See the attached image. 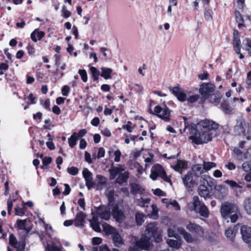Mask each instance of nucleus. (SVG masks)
Here are the masks:
<instances>
[{
	"instance_id": "f257e3e1",
	"label": "nucleus",
	"mask_w": 251,
	"mask_h": 251,
	"mask_svg": "<svg viewBox=\"0 0 251 251\" xmlns=\"http://www.w3.org/2000/svg\"><path fill=\"white\" fill-rule=\"evenodd\" d=\"M220 212L223 219L227 223H235L241 216L237 205L227 201L221 204Z\"/></svg>"
},
{
	"instance_id": "f03ea898",
	"label": "nucleus",
	"mask_w": 251,
	"mask_h": 251,
	"mask_svg": "<svg viewBox=\"0 0 251 251\" xmlns=\"http://www.w3.org/2000/svg\"><path fill=\"white\" fill-rule=\"evenodd\" d=\"M195 133L190 136V138L193 142L197 145L207 143L212 140V133L207 130L198 129L195 130Z\"/></svg>"
},
{
	"instance_id": "7ed1b4c3",
	"label": "nucleus",
	"mask_w": 251,
	"mask_h": 251,
	"mask_svg": "<svg viewBox=\"0 0 251 251\" xmlns=\"http://www.w3.org/2000/svg\"><path fill=\"white\" fill-rule=\"evenodd\" d=\"M125 166L120 165L118 167H112L109 172L110 175L112 176V178H114L119 175L116 182L119 184H122L126 182L129 177V173L127 171L125 172Z\"/></svg>"
},
{
	"instance_id": "20e7f679",
	"label": "nucleus",
	"mask_w": 251,
	"mask_h": 251,
	"mask_svg": "<svg viewBox=\"0 0 251 251\" xmlns=\"http://www.w3.org/2000/svg\"><path fill=\"white\" fill-rule=\"evenodd\" d=\"M192 204L191 210L195 211V212L199 213L201 216L204 218L209 216V212L207 207L200 201L198 197L194 196L193 197Z\"/></svg>"
},
{
	"instance_id": "39448f33",
	"label": "nucleus",
	"mask_w": 251,
	"mask_h": 251,
	"mask_svg": "<svg viewBox=\"0 0 251 251\" xmlns=\"http://www.w3.org/2000/svg\"><path fill=\"white\" fill-rule=\"evenodd\" d=\"M234 131L237 134L244 136L247 140H251V124H249L245 121H237Z\"/></svg>"
},
{
	"instance_id": "423d86ee",
	"label": "nucleus",
	"mask_w": 251,
	"mask_h": 251,
	"mask_svg": "<svg viewBox=\"0 0 251 251\" xmlns=\"http://www.w3.org/2000/svg\"><path fill=\"white\" fill-rule=\"evenodd\" d=\"M104 230L106 234L111 235L113 243L117 247H120L124 243V240L119 233L113 227L108 225H104Z\"/></svg>"
},
{
	"instance_id": "0eeeda50",
	"label": "nucleus",
	"mask_w": 251,
	"mask_h": 251,
	"mask_svg": "<svg viewBox=\"0 0 251 251\" xmlns=\"http://www.w3.org/2000/svg\"><path fill=\"white\" fill-rule=\"evenodd\" d=\"M159 231L157 227V224L155 222L149 223L147 225L145 234L142 235V238L148 239L149 245H150L151 236Z\"/></svg>"
},
{
	"instance_id": "6e6552de",
	"label": "nucleus",
	"mask_w": 251,
	"mask_h": 251,
	"mask_svg": "<svg viewBox=\"0 0 251 251\" xmlns=\"http://www.w3.org/2000/svg\"><path fill=\"white\" fill-rule=\"evenodd\" d=\"M9 243L17 251H25L26 245L25 238L21 241H18L14 234H11L9 238Z\"/></svg>"
},
{
	"instance_id": "1a4fd4ad",
	"label": "nucleus",
	"mask_w": 251,
	"mask_h": 251,
	"mask_svg": "<svg viewBox=\"0 0 251 251\" xmlns=\"http://www.w3.org/2000/svg\"><path fill=\"white\" fill-rule=\"evenodd\" d=\"M215 90L214 85L210 83L201 84L200 87L199 91L204 99H207L211 95Z\"/></svg>"
},
{
	"instance_id": "9d476101",
	"label": "nucleus",
	"mask_w": 251,
	"mask_h": 251,
	"mask_svg": "<svg viewBox=\"0 0 251 251\" xmlns=\"http://www.w3.org/2000/svg\"><path fill=\"white\" fill-rule=\"evenodd\" d=\"M97 214L102 219L109 220L111 215L110 208L108 206L100 205L96 207Z\"/></svg>"
},
{
	"instance_id": "9b49d317",
	"label": "nucleus",
	"mask_w": 251,
	"mask_h": 251,
	"mask_svg": "<svg viewBox=\"0 0 251 251\" xmlns=\"http://www.w3.org/2000/svg\"><path fill=\"white\" fill-rule=\"evenodd\" d=\"M154 114L165 121L169 120L170 112L166 106L165 108H162L159 105L155 106L154 109Z\"/></svg>"
},
{
	"instance_id": "f8f14e48",
	"label": "nucleus",
	"mask_w": 251,
	"mask_h": 251,
	"mask_svg": "<svg viewBox=\"0 0 251 251\" xmlns=\"http://www.w3.org/2000/svg\"><path fill=\"white\" fill-rule=\"evenodd\" d=\"M218 126L219 125L214 122L208 119H205L199 123L197 128H199L202 127V128H201V129L207 130L211 132L212 129H217Z\"/></svg>"
},
{
	"instance_id": "ddd939ff",
	"label": "nucleus",
	"mask_w": 251,
	"mask_h": 251,
	"mask_svg": "<svg viewBox=\"0 0 251 251\" xmlns=\"http://www.w3.org/2000/svg\"><path fill=\"white\" fill-rule=\"evenodd\" d=\"M150 247L148 239L141 238L135 244L130 246L128 251H138L139 249L148 250Z\"/></svg>"
},
{
	"instance_id": "4468645a",
	"label": "nucleus",
	"mask_w": 251,
	"mask_h": 251,
	"mask_svg": "<svg viewBox=\"0 0 251 251\" xmlns=\"http://www.w3.org/2000/svg\"><path fill=\"white\" fill-rule=\"evenodd\" d=\"M240 232L244 242L251 246V227L243 226L241 227Z\"/></svg>"
},
{
	"instance_id": "2eb2a0df",
	"label": "nucleus",
	"mask_w": 251,
	"mask_h": 251,
	"mask_svg": "<svg viewBox=\"0 0 251 251\" xmlns=\"http://www.w3.org/2000/svg\"><path fill=\"white\" fill-rule=\"evenodd\" d=\"M151 169L157 173L165 181L172 184L170 178L167 176L165 170L161 165L159 164H155Z\"/></svg>"
},
{
	"instance_id": "dca6fc26",
	"label": "nucleus",
	"mask_w": 251,
	"mask_h": 251,
	"mask_svg": "<svg viewBox=\"0 0 251 251\" xmlns=\"http://www.w3.org/2000/svg\"><path fill=\"white\" fill-rule=\"evenodd\" d=\"M186 228L190 232L195 233L198 236L202 237L204 235L203 229L199 225L191 222L186 226Z\"/></svg>"
},
{
	"instance_id": "f3484780",
	"label": "nucleus",
	"mask_w": 251,
	"mask_h": 251,
	"mask_svg": "<svg viewBox=\"0 0 251 251\" xmlns=\"http://www.w3.org/2000/svg\"><path fill=\"white\" fill-rule=\"evenodd\" d=\"M169 90L173 94L177 99L180 101H184L187 100L186 94L181 90L179 86L169 87Z\"/></svg>"
},
{
	"instance_id": "a211bd4d",
	"label": "nucleus",
	"mask_w": 251,
	"mask_h": 251,
	"mask_svg": "<svg viewBox=\"0 0 251 251\" xmlns=\"http://www.w3.org/2000/svg\"><path fill=\"white\" fill-rule=\"evenodd\" d=\"M82 175L86 182V186L90 190L95 186V183L93 181L92 173L88 169L85 168L82 171Z\"/></svg>"
},
{
	"instance_id": "6ab92c4d",
	"label": "nucleus",
	"mask_w": 251,
	"mask_h": 251,
	"mask_svg": "<svg viewBox=\"0 0 251 251\" xmlns=\"http://www.w3.org/2000/svg\"><path fill=\"white\" fill-rule=\"evenodd\" d=\"M112 216L113 218L119 222H122L125 218L124 213L117 205H115L112 209Z\"/></svg>"
},
{
	"instance_id": "aec40b11",
	"label": "nucleus",
	"mask_w": 251,
	"mask_h": 251,
	"mask_svg": "<svg viewBox=\"0 0 251 251\" xmlns=\"http://www.w3.org/2000/svg\"><path fill=\"white\" fill-rule=\"evenodd\" d=\"M91 214L93 215V217L91 219L89 220L91 227L94 231L97 232H101L100 223L99 221L98 216L96 215L93 211Z\"/></svg>"
},
{
	"instance_id": "412c9836",
	"label": "nucleus",
	"mask_w": 251,
	"mask_h": 251,
	"mask_svg": "<svg viewBox=\"0 0 251 251\" xmlns=\"http://www.w3.org/2000/svg\"><path fill=\"white\" fill-rule=\"evenodd\" d=\"M182 180L184 186L188 188L193 187L194 185L192 173L191 172H188L182 177Z\"/></svg>"
},
{
	"instance_id": "4be33fe9",
	"label": "nucleus",
	"mask_w": 251,
	"mask_h": 251,
	"mask_svg": "<svg viewBox=\"0 0 251 251\" xmlns=\"http://www.w3.org/2000/svg\"><path fill=\"white\" fill-rule=\"evenodd\" d=\"M238 230L237 226L230 227L225 230V234L226 238L232 242H233L236 233Z\"/></svg>"
},
{
	"instance_id": "5701e85b",
	"label": "nucleus",
	"mask_w": 251,
	"mask_h": 251,
	"mask_svg": "<svg viewBox=\"0 0 251 251\" xmlns=\"http://www.w3.org/2000/svg\"><path fill=\"white\" fill-rule=\"evenodd\" d=\"M177 230L178 232L183 236L184 240L187 243H191L195 241V238H193L190 233L186 232L184 229L181 227H177Z\"/></svg>"
},
{
	"instance_id": "b1692460",
	"label": "nucleus",
	"mask_w": 251,
	"mask_h": 251,
	"mask_svg": "<svg viewBox=\"0 0 251 251\" xmlns=\"http://www.w3.org/2000/svg\"><path fill=\"white\" fill-rule=\"evenodd\" d=\"M85 218L86 215L82 211L78 212L76 214L74 220L75 225L76 226H83Z\"/></svg>"
},
{
	"instance_id": "393cba45",
	"label": "nucleus",
	"mask_w": 251,
	"mask_h": 251,
	"mask_svg": "<svg viewBox=\"0 0 251 251\" xmlns=\"http://www.w3.org/2000/svg\"><path fill=\"white\" fill-rule=\"evenodd\" d=\"M172 168L176 171L182 173L183 169L187 167V163L184 161L177 160L176 164L172 165Z\"/></svg>"
},
{
	"instance_id": "a878e982",
	"label": "nucleus",
	"mask_w": 251,
	"mask_h": 251,
	"mask_svg": "<svg viewBox=\"0 0 251 251\" xmlns=\"http://www.w3.org/2000/svg\"><path fill=\"white\" fill-rule=\"evenodd\" d=\"M97 180V189L101 190L106 185L107 179L104 176L101 175L96 176Z\"/></svg>"
},
{
	"instance_id": "bb28decb",
	"label": "nucleus",
	"mask_w": 251,
	"mask_h": 251,
	"mask_svg": "<svg viewBox=\"0 0 251 251\" xmlns=\"http://www.w3.org/2000/svg\"><path fill=\"white\" fill-rule=\"evenodd\" d=\"M192 170L193 174L196 177H200L201 174L204 172V168L201 164H196L193 166Z\"/></svg>"
},
{
	"instance_id": "cd10ccee",
	"label": "nucleus",
	"mask_w": 251,
	"mask_h": 251,
	"mask_svg": "<svg viewBox=\"0 0 251 251\" xmlns=\"http://www.w3.org/2000/svg\"><path fill=\"white\" fill-rule=\"evenodd\" d=\"M198 193L199 195L206 199L209 197V191L207 187L204 184L200 185L198 188Z\"/></svg>"
},
{
	"instance_id": "c85d7f7f",
	"label": "nucleus",
	"mask_w": 251,
	"mask_h": 251,
	"mask_svg": "<svg viewBox=\"0 0 251 251\" xmlns=\"http://www.w3.org/2000/svg\"><path fill=\"white\" fill-rule=\"evenodd\" d=\"M202 180L201 182L204 183L205 181L206 182L207 185L211 188L215 187L216 185V182L215 180L212 178L211 177L203 175L201 176Z\"/></svg>"
},
{
	"instance_id": "c756f323",
	"label": "nucleus",
	"mask_w": 251,
	"mask_h": 251,
	"mask_svg": "<svg viewBox=\"0 0 251 251\" xmlns=\"http://www.w3.org/2000/svg\"><path fill=\"white\" fill-rule=\"evenodd\" d=\"M61 247L60 242L57 241L56 243L53 242V244L47 243L46 250L47 251H61L60 250Z\"/></svg>"
},
{
	"instance_id": "7c9ffc66",
	"label": "nucleus",
	"mask_w": 251,
	"mask_h": 251,
	"mask_svg": "<svg viewBox=\"0 0 251 251\" xmlns=\"http://www.w3.org/2000/svg\"><path fill=\"white\" fill-rule=\"evenodd\" d=\"M44 32L43 31H38L37 29H35L31 34V38L32 40L36 42L37 40H41L44 36Z\"/></svg>"
},
{
	"instance_id": "2f4dec72",
	"label": "nucleus",
	"mask_w": 251,
	"mask_h": 251,
	"mask_svg": "<svg viewBox=\"0 0 251 251\" xmlns=\"http://www.w3.org/2000/svg\"><path fill=\"white\" fill-rule=\"evenodd\" d=\"M26 222L25 220H18L16 222L17 226L19 229L21 230H24L26 231V235H27L30 230V228L26 227Z\"/></svg>"
},
{
	"instance_id": "473e14b6",
	"label": "nucleus",
	"mask_w": 251,
	"mask_h": 251,
	"mask_svg": "<svg viewBox=\"0 0 251 251\" xmlns=\"http://www.w3.org/2000/svg\"><path fill=\"white\" fill-rule=\"evenodd\" d=\"M131 186V193L133 194H141L144 191V189L141 187V186L136 183H132Z\"/></svg>"
},
{
	"instance_id": "72a5a7b5",
	"label": "nucleus",
	"mask_w": 251,
	"mask_h": 251,
	"mask_svg": "<svg viewBox=\"0 0 251 251\" xmlns=\"http://www.w3.org/2000/svg\"><path fill=\"white\" fill-rule=\"evenodd\" d=\"M101 70L100 75L104 78L108 79L112 78L111 74L112 72V70L111 68L101 67Z\"/></svg>"
},
{
	"instance_id": "f704fd0d",
	"label": "nucleus",
	"mask_w": 251,
	"mask_h": 251,
	"mask_svg": "<svg viewBox=\"0 0 251 251\" xmlns=\"http://www.w3.org/2000/svg\"><path fill=\"white\" fill-rule=\"evenodd\" d=\"M166 242L170 247L176 249H178L181 246V242L180 240L167 239Z\"/></svg>"
},
{
	"instance_id": "c9c22d12",
	"label": "nucleus",
	"mask_w": 251,
	"mask_h": 251,
	"mask_svg": "<svg viewBox=\"0 0 251 251\" xmlns=\"http://www.w3.org/2000/svg\"><path fill=\"white\" fill-rule=\"evenodd\" d=\"M222 96L219 92H216L213 95H210L209 97V101L212 103H219L221 100Z\"/></svg>"
},
{
	"instance_id": "e433bc0d",
	"label": "nucleus",
	"mask_w": 251,
	"mask_h": 251,
	"mask_svg": "<svg viewBox=\"0 0 251 251\" xmlns=\"http://www.w3.org/2000/svg\"><path fill=\"white\" fill-rule=\"evenodd\" d=\"M150 201V199H143V198L140 197L139 199H138L136 200V203L140 206L148 207Z\"/></svg>"
},
{
	"instance_id": "4c0bfd02",
	"label": "nucleus",
	"mask_w": 251,
	"mask_h": 251,
	"mask_svg": "<svg viewBox=\"0 0 251 251\" xmlns=\"http://www.w3.org/2000/svg\"><path fill=\"white\" fill-rule=\"evenodd\" d=\"M235 17L236 22L238 23V26L239 28H241L242 27L244 26V19L242 16L239 11H235Z\"/></svg>"
},
{
	"instance_id": "58836bf2",
	"label": "nucleus",
	"mask_w": 251,
	"mask_h": 251,
	"mask_svg": "<svg viewBox=\"0 0 251 251\" xmlns=\"http://www.w3.org/2000/svg\"><path fill=\"white\" fill-rule=\"evenodd\" d=\"M77 135L76 132H74L71 136L68 139V143L71 148H73L76 144L77 140Z\"/></svg>"
},
{
	"instance_id": "ea45409f",
	"label": "nucleus",
	"mask_w": 251,
	"mask_h": 251,
	"mask_svg": "<svg viewBox=\"0 0 251 251\" xmlns=\"http://www.w3.org/2000/svg\"><path fill=\"white\" fill-rule=\"evenodd\" d=\"M240 44L241 41L239 37L233 38V45L236 53H240Z\"/></svg>"
},
{
	"instance_id": "a19ab883",
	"label": "nucleus",
	"mask_w": 251,
	"mask_h": 251,
	"mask_svg": "<svg viewBox=\"0 0 251 251\" xmlns=\"http://www.w3.org/2000/svg\"><path fill=\"white\" fill-rule=\"evenodd\" d=\"M244 205L246 212L248 214H251V197L245 200Z\"/></svg>"
},
{
	"instance_id": "79ce46f5",
	"label": "nucleus",
	"mask_w": 251,
	"mask_h": 251,
	"mask_svg": "<svg viewBox=\"0 0 251 251\" xmlns=\"http://www.w3.org/2000/svg\"><path fill=\"white\" fill-rule=\"evenodd\" d=\"M90 70L94 80H97L100 75V71L95 67H91Z\"/></svg>"
},
{
	"instance_id": "37998d69",
	"label": "nucleus",
	"mask_w": 251,
	"mask_h": 251,
	"mask_svg": "<svg viewBox=\"0 0 251 251\" xmlns=\"http://www.w3.org/2000/svg\"><path fill=\"white\" fill-rule=\"evenodd\" d=\"M222 110L226 114H230L232 109L226 102H223L221 104Z\"/></svg>"
},
{
	"instance_id": "c03bdc74",
	"label": "nucleus",
	"mask_w": 251,
	"mask_h": 251,
	"mask_svg": "<svg viewBox=\"0 0 251 251\" xmlns=\"http://www.w3.org/2000/svg\"><path fill=\"white\" fill-rule=\"evenodd\" d=\"M216 165V163L214 162L203 161L202 166L204 168V170L207 171L211 169L212 168L215 167Z\"/></svg>"
},
{
	"instance_id": "a18cd8bd",
	"label": "nucleus",
	"mask_w": 251,
	"mask_h": 251,
	"mask_svg": "<svg viewBox=\"0 0 251 251\" xmlns=\"http://www.w3.org/2000/svg\"><path fill=\"white\" fill-rule=\"evenodd\" d=\"M154 239L157 243H159L162 240V236L161 235L160 231H159L157 233H155L151 236V242Z\"/></svg>"
},
{
	"instance_id": "49530a36",
	"label": "nucleus",
	"mask_w": 251,
	"mask_h": 251,
	"mask_svg": "<svg viewBox=\"0 0 251 251\" xmlns=\"http://www.w3.org/2000/svg\"><path fill=\"white\" fill-rule=\"evenodd\" d=\"M243 43L245 46V49L248 51L249 55L251 56V40L249 39H247L243 41Z\"/></svg>"
},
{
	"instance_id": "de8ad7c7",
	"label": "nucleus",
	"mask_w": 251,
	"mask_h": 251,
	"mask_svg": "<svg viewBox=\"0 0 251 251\" xmlns=\"http://www.w3.org/2000/svg\"><path fill=\"white\" fill-rule=\"evenodd\" d=\"M242 169L246 172L251 174V162H245L242 164Z\"/></svg>"
},
{
	"instance_id": "09e8293b",
	"label": "nucleus",
	"mask_w": 251,
	"mask_h": 251,
	"mask_svg": "<svg viewBox=\"0 0 251 251\" xmlns=\"http://www.w3.org/2000/svg\"><path fill=\"white\" fill-rule=\"evenodd\" d=\"M78 74L80 75L82 81L84 82H86L88 79L87 74V72H86V70H84V69L79 70Z\"/></svg>"
},
{
	"instance_id": "8fccbe9b",
	"label": "nucleus",
	"mask_w": 251,
	"mask_h": 251,
	"mask_svg": "<svg viewBox=\"0 0 251 251\" xmlns=\"http://www.w3.org/2000/svg\"><path fill=\"white\" fill-rule=\"evenodd\" d=\"M144 216L142 213H138L136 214L135 219L137 224L138 225H141L142 224V223L144 222Z\"/></svg>"
},
{
	"instance_id": "3c124183",
	"label": "nucleus",
	"mask_w": 251,
	"mask_h": 251,
	"mask_svg": "<svg viewBox=\"0 0 251 251\" xmlns=\"http://www.w3.org/2000/svg\"><path fill=\"white\" fill-rule=\"evenodd\" d=\"M62 16L65 18H68L71 16V12L68 11L66 6L63 5L61 10Z\"/></svg>"
},
{
	"instance_id": "603ef678",
	"label": "nucleus",
	"mask_w": 251,
	"mask_h": 251,
	"mask_svg": "<svg viewBox=\"0 0 251 251\" xmlns=\"http://www.w3.org/2000/svg\"><path fill=\"white\" fill-rule=\"evenodd\" d=\"M52 159L50 157H45L43 158V165L41 166V168L45 169L46 168V166L50 163L51 162Z\"/></svg>"
},
{
	"instance_id": "864d4df0",
	"label": "nucleus",
	"mask_w": 251,
	"mask_h": 251,
	"mask_svg": "<svg viewBox=\"0 0 251 251\" xmlns=\"http://www.w3.org/2000/svg\"><path fill=\"white\" fill-rule=\"evenodd\" d=\"M114 191L113 190H110L106 191V195L107 197L109 202H111L113 200Z\"/></svg>"
},
{
	"instance_id": "5fc2aeb1",
	"label": "nucleus",
	"mask_w": 251,
	"mask_h": 251,
	"mask_svg": "<svg viewBox=\"0 0 251 251\" xmlns=\"http://www.w3.org/2000/svg\"><path fill=\"white\" fill-rule=\"evenodd\" d=\"M67 171L70 174L75 176L78 174V170L76 167H72L68 168Z\"/></svg>"
},
{
	"instance_id": "6e6d98bb",
	"label": "nucleus",
	"mask_w": 251,
	"mask_h": 251,
	"mask_svg": "<svg viewBox=\"0 0 251 251\" xmlns=\"http://www.w3.org/2000/svg\"><path fill=\"white\" fill-rule=\"evenodd\" d=\"M133 126H132V124L131 122L128 121L126 125H124L123 126V128L124 129H126V130L129 132H131L132 131V129L133 128Z\"/></svg>"
},
{
	"instance_id": "4d7b16f0",
	"label": "nucleus",
	"mask_w": 251,
	"mask_h": 251,
	"mask_svg": "<svg viewBox=\"0 0 251 251\" xmlns=\"http://www.w3.org/2000/svg\"><path fill=\"white\" fill-rule=\"evenodd\" d=\"M233 152L238 156L239 159H243V152L238 148L235 147L234 148Z\"/></svg>"
},
{
	"instance_id": "13d9d810",
	"label": "nucleus",
	"mask_w": 251,
	"mask_h": 251,
	"mask_svg": "<svg viewBox=\"0 0 251 251\" xmlns=\"http://www.w3.org/2000/svg\"><path fill=\"white\" fill-rule=\"evenodd\" d=\"M199 99V96L198 95H192L187 99V100L189 103H193Z\"/></svg>"
},
{
	"instance_id": "bf43d9fd",
	"label": "nucleus",
	"mask_w": 251,
	"mask_h": 251,
	"mask_svg": "<svg viewBox=\"0 0 251 251\" xmlns=\"http://www.w3.org/2000/svg\"><path fill=\"white\" fill-rule=\"evenodd\" d=\"M225 183L230 185L231 188L241 187L236 182L232 180H226L225 181Z\"/></svg>"
},
{
	"instance_id": "052dcab7",
	"label": "nucleus",
	"mask_w": 251,
	"mask_h": 251,
	"mask_svg": "<svg viewBox=\"0 0 251 251\" xmlns=\"http://www.w3.org/2000/svg\"><path fill=\"white\" fill-rule=\"evenodd\" d=\"M70 91V87L67 85H64L61 90L62 94L64 96H67L68 95Z\"/></svg>"
},
{
	"instance_id": "680f3d73",
	"label": "nucleus",
	"mask_w": 251,
	"mask_h": 251,
	"mask_svg": "<svg viewBox=\"0 0 251 251\" xmlns=\"http://www.w3.org/2000/svg\"><path fill=\"white\" fill-rule=\"evenodd\" d=\"M45 229L47 231V234L49 237H50L53 233V229L52 226L50 225L47 224V225H46Z\"/></svg>"
},
{
	"instance_id": "e2e57ef3",
	"label": "nucleus",
	"mask_w": 251,
	"mask_h": 251,
	"mask_svg": "<svg viewBox=\"0 0 251 251\" xmlns=\"http://www.w3.org/2000/svg\"><path fill=\"white\" fill-rule=\"evenodd\" d=\"M204 18L207 21H210L212 19L211 14V10L209 9H206L204 14Z\"/></svg>"
},
{
	"instance_id": "0e129e2a",
	"label": "nucleus",
	"mask_w": 251,
	"mask_h": 251,
	"mask_svg": "<svg viewBox=\"0 0 251 251\" xmlns=\"http://www.w3.org/2000/svg\"><path fill=\"white\" fill-rule=\"evenodd\" d=\"M105 154V150L103 148H100L99 149L98 154L97 157H95V158H97L99 159L100 158L103 157L104 156Z\"/></svg>"
},
{
	"instance_id": "69168bd1",
	"label": "nucleus",
	"mask_w": 251,
	"mask_h": 251,
	"mask_svg": "<svg viewBox=\"0 0 251 251\" xmlns=\"http://www.w3.org/2000/svg\"><path fill=\"white\" fill-rule=\"evenodd\" d=\"M243 156L244 159L251 160V147L244 153Z\"/></svg>"
},
{
	"instance_id": "338daca9",
	"label": "nucleus",
	"mask_w": 251,
	"mask_h": 251,
	"mask_svg": "<svg viewBox=\"0 0 251 251\" xmlns=\"http://www.w3.org/2000/svg\"><path fill=\"white\" fill-rule=\"evenodd\" d=\"M114 155L115 157L114 158V161L116 162H118L120 161V157L121 156V152L119 150L116 151L114 152Z\"/></svg>"
},
{
	"instance_id": "774afa93",
	"label": "nucleus",
	"mask_w": 251,
	"mask_h": 251,
	"mask_svg": "<svg viewBox=\"0 0 251 251\" xmlns=\"http://www.w3.org/2000/svg\"><path fill=\"white\" fill-rule=\"evenodd\" d=\"M15 214L17 215L22 216L25 214L23 210L20 207H17L15 208Z\"/></svg>"
}]
</instances>
